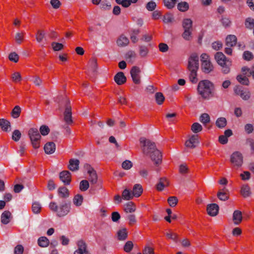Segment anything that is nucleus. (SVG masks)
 Here are the masks:
<instances>
[{
	"mask_svg": "<svg viewBox=\"0 0 254 254\" xmlns=\"http://www.w3.org/2000/svg\"><path fill=\"white\" fill-rule=\"evenodd\" d=\"M197 71V70L190 71V80L193 83H196L198 81V79L196 77Z\"/></svg>",
	"mask_w": 254,
	"mask_h": 254,
	"instance_id": "nucleus-55",
	"label": "nucleus"
},
{
	"mask_svg": "<svg viewBox=\"0 0 254 254\" xmlns=\"http://www.w3.org/2000/svg\"><path fill=\"white\" fill-rule=\"evenodd\" d=\"M38 244L40 247L45 248L49 246L50 242L46 237H41L38 240Z\"/></svg>",
	"mask_w": 254,
	"mask_h": 254,
	"instance_id": "nucleus-34",
	"label": "nucleus"
},
{
	"mask_svg": "<svg viewBox=\"0 0 254 254\" xmlns=\"http://www.w3.org/2000/svg\"><path fill=\"white\" fill-rule=\"evenodd\" d=\"M128 43V39L124 35H121L117 41L118 46L121 47H126Z\"/></svg>",
	"mask_w": 254,
	"mask_h": 254,
	"instance_id": "nucleus-26",
	"label": "nucleus"
},
{
	"mask_svg": "<svg viewBox=\"0 0 254 254\" xmlns=\"http://www.w3.org/2000/svg\"><path fill=\"white\" fill-rule=\"evenodd\" d=\"M122 198L126 200H129L133 198L132 191L129 189H125L122 192Z\"/></svg>",
	"mask_w": 254,
	"mask_h": 254,
	"instance_id": "nucleus-30",
	"label": "nucleus"
},
{
	"mask_svg": "<svg viewBox=\"0 0 254 254\" xmlns=\"http://www.w3.org/2000/svg\"><path fill=\"white\" fill-rule=\"evenodd\" d=\"M85 167L88 170L87 173L89 174L88 179L90 183L92 185L96 184L98 180V177L96 171L89 164L85 165Z\"/></svg>",
	"mask_w": 254,
	"mask_h": 254,
	"instance_id": "nucleus-11",
	"label": "nucleus"
},
{
	"mask_svg": "<svg viewBox=\"0 0 254 254\" xmlns=\"http://www.w3.org/2000/svg\"><path fill=\"white\" fill-rule=\"evenodd\" d=\"M246 144L250 147L252 153L254 154V140L250 138H248L246 140Z\"/></svg>",
	"mask_w": 254,
	"mask_h": 254,
	"instance_id": "nucleus-64",
	"label": "nucleus"
},
{
	"mask_svg": "<svg viewBox=\"0 0 254 254\" xmlns=\"http://www.w3.org/2000/svg\"><path fill=\"white\" fill-rule=\"evenodd\" d=\"M79 161L78 159H71L69 161L68 169L72 171L78 170Z\"/></svg>",
	"mask_w": 254,
	"mask_h": 254,
	"instance_id": "nucleus-24",
	"label": "nucleus"
},
{
	"mask_svg": "<svg viewBox=\"0 0 254 254\" xmlns=\"http://www.w3.org/2000/svg\"><path fill=\"white\" fill-rule=\"evenodd\" d=\"M199 143L197 135H192L185 142V145L190 148H194Z\"/></svg>",
	"mask_w": 254,
	"mask_h": 254,
	"instance_id": "nucleus-13",
	"label": "nucleus"
},
{
	"mask_svg": "<svg viewBox=\"0 0 254 254\" xmlns=\"http://www.w3.org/2000/svg\"><path fill=\"white\" fill-rule=\"evenodd\" d=\"M21 109L19 106H16L14 107L11 112V116L14 119L18 118L20 115Z\"/></svg>",
	"mask_w": 254,
	"mask_h": 254,
	"instance_id": "nucleus-39",
	"label": "nucleus"
},
{
	"mask_svg": "<svg viewBox=\"0 0 254 254\" xmlns=\"http://www.w3.org/2000/svg\"><path fill=\"white\" fill-rule=\"evenodd\" d=\"M28 135L33 148L35 149L39 148L41 136L38 130L36 128H30L28 131Z\"/></svg>",
	"mask_w": 254,
	"mask_h": 254,
	"instance_id": "nucleus-4",
	"label": "nucleus"
},
{
	"mask_svg": "<svg viewBox=\"0 0 254 254\" xmlns=\"http://www.w3.org/2000/svg\"><path fill=\"white\" fill-rule=\"evenodd\" d=\"M241 192L242 195L244 197L250 196L251 194L250 188L247 185L243 186L241 189Z\"/></svg>",
	"mask_w": 254,
	"mask_h": 254,
	"instance_id": "nucleus-36",
	"label": "nucleus"
},
{
	"mask_svg": "<svg viewBox=\"0 0 254 254\" xmlns=\"http://www.w3.org/2000/svg\"><path fill=\"white\" fill-rule=\"evenodd\" d=\"M44 149L46 154H51L55 151L56 145L53 142H49L45 145Z\"/></svg>",
	"mask_w": 254,
	"mask_h": 254,
	"instance_id": "nucleus-19",
	"label": "nucleus"
},
{
	"mask_svg": "<svg viewBox=\"0 0 254 254\" xmlns=\"http://www.w3.org/2000/svg\"><path fill=\"white\" fill-rule=\"evenodd\" d=\"M199 68V57L196 53H192L189 59L188 68L189 71L197 70Z\"/></svg>",
	"mask_w": 254,
	"mask_h": 254,
	"instance_id": "nucleus-6",
	"label": "nucleus"
},
{
	"mask_svg": "<svg viewBox=\"0 0 254 254\" xmlns=\"http://www.w3.org/2000/svg\"><path fill=\"white\" fill-rule=\"evenodd\" d=\"M77 245L78 248L74 252V254H89L87 250V245L83 240H79L77 243Z\"/></svg>",
	"mask_w": 254,
	"mask_h": 254,
	"instance_id": "nucleus-12",
	"label": "nucleus"
},
{
	"mask_svg": "<svg viewBox=\"0 0 254 254\" xmlns=\"http://www.w3.org/2000/svg\"><path fill=\"white\" fill-rule=\"evenodd\" d=\"M245 26L246 28L252 29L254 28V19L248 17L245 21Z\"/></svg>",
	"mask_w": 254,
	"mask_h": 254,
	"instance_id": "nucleus-50",
	"label": "nucleus"
},
{
	"mask_svg": "<svg viewBox=\"0 0 254 254\" xmlns=\"http://www.w3.org/2000/svg\"><path fill=\"white\" fill-rule=\"evenodd\" d=\"M64 109V121L67 125H70L72 123L71 107L70 105V101L66 98L63 103Z\"/></svg>",
	"mask_w": 254,
	"mask_h": 254,
	"instance_id": "nucleus-5",
	"label": "nucleus"
},
{
	"mask_svg": "<svg viewBox=\"0 0 254 254\" xmlns=\"http://www.w3.org/2000/svg\"><path fill=\"white\" fill-rule=\"evenodd\" d=\"M88 66L92 72H95L98 67L97 60L95 58L91 59L89 62Z\"/></svg>",
	"mask_w": 254,
	"mask_h": 254,
	"instance_id": "nucleus-35",
	"label": "nucleus"
},
{
	"mask_svg": "<svg viewBox=\"0 0 254 254\" xmlns=\"http://www.w3.org/2000/svg\"><path fill=\"white\" fill-rule=\"evenodd\" d=\"M114 80L118 85H121L126 82L127 78L123 72H119L115 75Z\"/></svg>",
	"mask_w": 254,
	"mask_h": 254,
	"instance_id": "nucleus-16",
	"label": "nucleus"
},
{
	"mask_svg": "<svg viewBox=\"0 0 254 254\" xmlns=\"http://www.w3.org/2000/svg\"><path fill=\"white\" fill-rule=\"evenodd\" d=\"M236 79L237 81L241 84L244 85H249L250 81L248 78L244 75L239 74L237 76Z\"/></svg>",
	"mask_w": 254,
	"mask_h": 254,
	"instance_id": "nucleus-31",
	"label": "nucleus"
},
{
	"mask_svg": "<svg viewBox=\"0 0 254 254\" xmlns=\"http://www.w3.org/2000/svg\"><path fill=\"white\" fill-rule=\"evenodd\" d=\"M12 218L11 213L10 211H4L1 215V222L3 224H7Z\"/></svg>",
	"mask_w": 254,
	"mask_h": 254,
	"instance_id": "nucleus-20",
	"label": "nucleus"
},
{
	"mask_svg": "<svg viewBox=\"0 0 254 254\" xmlns=\"http://www.w3.org/2000/svg\"><path fill=\"white\" fill-rule=\"evenodd\" d=\"M8 59L11 62L17 63L19 60V56L15 52H12L9 54Z\"/></svg>",
	"mask_w": 254,
	"mask_h": 254,
	"instance_id": "nucleus-63",
	"label": "nucleus"
},
{
	"mask_svg": "<svg viewBox=\"0 0 254 254\" xmlns=\"http://www.w3.org/2000/svg\"><path fill=\"white\" fill-rule=\"evenodd\" d=\"M224 189L219 190L217 194L218 198L222 201H226L228 199L229 196L226 192L224 191Z\"/></svg>",
	"mask_w": 254,
	"mask_h": 254,
	"instance_id": "nucleus-45",
	"label": "nucleus"
},
{
	"mask_svg": "<svg viewBox=\"0 0 254 254\" xmlns=\"http://www.w3.org/2000/svg\"><path fill=\"white\" fill-rule=\"evenodd\" d=\"M184 31L182 33V36L184 39L186 41H190L192 39V30L184 29Z\"/></svg>",
	"mask_w": 254,
	"mask_h": 254,
	"instance_id": "nucleus-42",
	"label": "nucleus"
},
{
	"mask_svg": "<svg viewBox=\"0 0 254 254\" xmlns=\"http://www.w3.org/2000/svg\"><path fill=\"white\" fill-rule=\"evenodd\" d=\"M136 54L133 51H128L125 55V58L129 63H132L134 60L136 58Z\"/></svg>",
	"mask_w": 254,
	"mask_h": 254,
	"instance_id": "nucleus-32",
	"label": "nucleus"
},
{
	"mask_svg": "<svg viewBox=\"0 0 254 254\" xmlns=\"http://www.w3.org/2000/svg\"><path fill=\"white\" fill-rule=\"evenodd\" d=\"M191 129L194 133H196L202 130V127L200 124L195 123L192 125Z\"/></svg>",
	"mask_w": 254,
	"mask_h": 254,
	"instance_id": "nucleus-48",
	"label": "nucleus"
},
{
	"mask_svg": "<svg viewBox=\"0 0 254 254\" xmlns=\"http://www.w3.org/2000/svg\"><path fill=\"white\" fill-rule=\"evenodd\" d=\"M118 238L120 241L126 240L127 236V233L126 228H123L118 231L117 233Z\"/></svg>",
	"mask_w": 254,
	"mask_h": 254,
	"instance_id": "nucleus-37",
	"label": "nucleus"
},
{
	"mask_svg": "<svg viewBox=\"0 0 254 254\" xmlns=\"http://www.w3.org/2000/svg\"><path fill=\"white\" fill-rule=\"evenodd\" d=\"M136 210V206L132 202H128L124 205V210L126 213H132Z\"/></svg>",
	"mask_w": 254,
	"mask_h": 254,
	"instance_id": "nucleus-27",
	"label": "nucleus"
},
{
	"mask_svg": "<svg viewBox=\"0 0 254 254\" xmlns=\"http://www.w3.org/2000/svg\"><path fill=\"white\" fill-rule=\"evenodd\" d=\"M219 65L221 67V70L223 73L227 74L230 71V66L232 64L230 60H226L223 62L222 64Z\"/></svg>",
	"mask_w": 254,
	"mask_h": 254,
	"instance_id": "nucleus-22",
	"label": "nucleus"
},
{
	"mask_svg": "<svg viewBox=\"0 0 254 254\" xmlns=\"http://www.w3.org/2000/svg\"><path fill=\"white\" fill-rule=\"evenodd\" d=\"M156 102L158 105H162L165 100V97L161 92H157L155 95Z\"/></svg>",
	"mask_w": 254,
	"mask_h": 254,
	"instance_id": "nucleus-43",
	"label": "nucleus"
},
{
	"mask_svg": "<svg viewBox=\"0 0 254 254\" xmlns=\"http://www.w3.org/2000/svg\"><path fill=\"white\" fill-rule=\"evenodd\" d=\"M177 1V0H164V3L168 9H171L175 6Z\"/></svg>",
	"mask_w": 254,
	"mask_h": 254,
	"instance_id": "nucleus-51",
	"label": "nucleus"
},
{
	"mask_svg": "<svg viewBox=\"0 0 254 254\" xmlns=\"http://www.w3.org/2000/svg\"><path fill=\"white\" fill-rule=\"evenodd\" d=\"M189 7V4L187 2H180L178 4V9L183 12L187 11Z\"/></svg>",
	"mask_w": 254,
	"mask_h": 254,
	"instance_id": "nucleus-52",
	"label": "nucleus"
},
{
	"mask_svg": "<svg viewBox=\"0 0 254 254\" xmlns=\"http://www.w3.org/2000/svg\"><path fill=\"white\" fill-rule=\"evenodd\" d=\"M21 136L20 131L18 129L14 130L12 134V139L15 141L19 140Z\"/></svg>",
	"mask_w": 254,
	"mask_h": 254,
	"instance_id": "nucleus-57",
	"label": "nucleus"
},
{
	"mask_svg": "<svg viewBox=\"0 0 254 254\" xmlns=\"http://www.w3.org/2000/svg\"><path fill=\"white\" fill-rule=\"evenodd\" d=\"M59 196L61 198H66L69 196L68 190L65 187H61L58 190Z\"/></svg>",
	"mask_w": 254,
	"mask_h": 254,
	"instance_id": "nucleus-29",
	"label": "nucleus"
},
{
	"mask_svg": "<svg viewBox=\"0 0 254 254\" xmlns=\"http://www.w3.org/2000/svg\"><path fill=\"white\" fill-rule=\"evenodd\" d=\"M215 59L218 64H222L223 62L229 60L222 52H217L215 55Z\"/></svg>",
	"mask_w": 254,
	"mask_h": 254,
	"instance_id": "nucleus-28",
	"label": "nucleus"
},
{
	"mask_svg": "<svg viewBox=\"0 0 254 254\" xmlns=\"http://www.w3.org/2000/svg\"><path fill=\"white\" fill-rule=\"evenodd\" d=\"M50 130L49 127L46 125H42L39 128L41 134L43 136L48 135L50 132Z\"/></svg>",
	"mask_w": 254,
	"mask_h": 254,
	"instance_id": "nucleus-53",
	"label": "nucleus"
},
{
	"mask_svg": "<svg viewBox=\"0 0 254 254\" xmlns=\"http://www.w3.org/2000/svg\"><path fill=\"white\" fill-rule=\"evenodd\" d=\"M237 37L234 35H228L225 40V44L226 47L225 49L226 54L231 55L232 53V49L231 47L235 46L237 43Z\"/></svg>",
	"mask_w": 254,
	"mask_h": 254,
	"instance_id": "nucleus-7",
	"label": "nucleus"
},
{
	"mask_svg": "<svg viewBox=\"0 0 254 254\" xmlns=\"http://www.w3.org/2000/svg\"><path fill=\"white\" fill-rule=\"evenodd\" d=\"M199 121L203 124L206 125L210 122V117L208 114L203 113L200 116Z\"/></svg>",
	"mask_w": 254,
	"mask_h": 254,
	"instance_id": "nucleus-44",
	"label": "nucleus"
},
{
	"mask_svg": "<svg viewBox=\"0 0 254 254\" xmlns=\"http://www.w3.org/2000/svg\"><path fill=\"white\" fill-rule=\"evenodd\" d=\"M51 46L54 51H61L64 48V45L62 43L57 42H52Z\"/></svg>",
	"mask_w": 254,
	"mask_h": 254,
	"instance_id": "nucleus-60",
	"label": "nucleus"
},
{
	"mask_svg": "<svg viewBox=\"0 0 254 254\" xmlns=\"http://www.w3.org/2000/svg\"><path fill=\"white\" fill-rule=\"evenodd\" d=\"M169 186V182L166 178H161L156 185V189L158 191H162L165 187Z\"/></svg>",
	"mask_w": 254,
	"mask_h": 254,
	"instance_id": "nucleus-21",
	"label": "nucleus"
},
{
	"mask_svg": "<svg viewBox=\"0 0 254 254\" xmlns=\"http://www.w3.org/2000/svg\"><path fill=\"white\" fill-rule=\"evenodd\" d=\"M89 187V183L88 181L84 180L80 182L79 189L83 191H85L88 190Z\"/></svg>",
	"mask_w": 254,
	"mask_h": 254,
	"instance_id": "nucleus-47",
	"label": "nucleus"
},
{
	"mask_svg": "<svg viewBox=\"0 0 254 254\" xmlns=\"http://www.w3.org/2000/svg\"><path fill=\"white\" fill-rule=\"evenodd\" d=\"M243 219L242 213L241 211L235 210L233 214V221L234 224L238 225L242 222Z\"/></svg>",
	"mask_w": 254,
	"mask_h": 254,
	"instance_id": "nucleus-18",
	"label": "nucleus"
},
{
	"mask_svg": "<svg viewBox=\"0 0 254 254\" xmlns=\"http://www.w3.org/2000/svg\"><path fill=\"white\" fill-rule=\"evenodd\" d=\"M219 206L216 203L209 204L207 206V212L209 215L215 216L217 215Z\"/></svg>",
	"mask_w": 254,
	"mask_h": 254,
	"instance_id": "nucleus-15",
	"label": "nucleus"
},
{
	"mask_svg": "<svg viewBox=\"0 0 254 254\" xmlns=\"http://www.w3.org/2000/svg\"><path fill=\"white\" fill-rule=\"evenodd\" d=\"M83 200V196L80 194H77L74 196L73 199V203L76 206H79L81 205Z\"/></svg>",
	"mask_w": 254,
	"mask_h": 254,
	"instance_id": "nucleus-41",
	"label": "nucleus"
},
{
	"mask_svg": "<svg viewBox=\"0 0 254 254\" xmlns=\"http://www.w3.org/2000/svg\"><path fill=\"white\" fill-rule=\"evenodd\" d=\"M139 141L142 144L141 149L143 154L149 157L156 166L161 164L162 155L160 151L157 148L155 143L143 137L139 139Z\"/></svg>",
	"mask_w": 254,
	"mask_h": 254,
	"instance_id": "nucleus-1",
	"label": "nucleus"
},
{
	"mask_svg": "<svg viewBox=\"0 0 254 254\" xmlns=\"http://www.w3.org/2000/svg\"><path fill=\"white\" fill-rule=\"evenodd\" d=\"M243 58L246 61H251L254 58V55L252 52L246 51L243 54Z\"/></svg>",
	"mask_w": 254,
	"mask_h": 254,
	"instance_id": "nucleus-61",
	"label": "nucleus"
},
{
	"mask_svg": "<svg viewBox=\"0 0 254 254\" xmlns=\"http://www.w3.org/2000/svg\"><path fill=\"white\" fill-rule=\"evenodd\" d=\"M142 192L143 189L141 185L136 184L133 186L132 193L134 197H138L140 196Z\"/></svg>",
	"mask_w": 254,
	"mask_h": 254,
	"instance_id": "nucleus-23",
	"label": "nucleus"
},
{
	"mask_svg": "<svg viewBox=\"0 0 254 254\" xmlns=\"http://www.w3.org/2000/svg\"><path fill=\"white\" fill-rule=\"evenodd\" d=\"M230 162L235 166L240 167L243 164V156L239 151L233 152L230 156Z\"/></svg>",
	"mask_w": 254,
	"mask_h": 254,
	"instance_id": "nucleus-8",
	"label": "nucleus"
},
{
	"mask_svg": "<svg viewBox=\"0 0 254 254\" xmlns=\"http://www.w3.org/2000/svg\"><path fill=\"white\" fill-rule=\"evenodd\" d=\"M32 211L35 214H38L40 212L41 205L39 202H34L32 206Z\"/></svg>",
	"mask_w": 254,
	"mask_h": 254,
	"instance_id": "nucleus-54",
	"label": "nucleus"
},
{
	"mask_svg": "<svg viewBox=\"0 0 254 254\" xmlns=\"http://www.w3.org/2000/svg\"><path fill=\"white\" fill-rule=\"evenodd\" d=\"M213 89V84L208 80L200 81L197 86L198 93L204 99H208L212 96Z\"/></svg>",
	"mask_w": 254,
	"mask_h": 254,
	"instance_id": "nucleus-3",
	"label": "nucleus"
},
{
	"mask_svg": "<svg viewBox=\"0 0 254 254\" xmlns=\"http://www.w3.org/2000/svg\"><path fill=\"white\" fill-rule=\"evenodd\" d=\"M182 26L184 29L192 30V21L190 18H186L183 20Z\"/></svg>",
	"mask_w": 254,
	"mask_h": 254,
	"instance_id": "nucleus-33",
	"label": "nucleus"
},
{
	"mask_svg": "<svg viewBox=\"0 0 254 254\" xmlns=\"http://www.w3.org/2000/svg\"><path fill=\"white\" fill-rule=\"evenodd\" d=\"M49 208L52 211L57 212L58 216L64 217L70 212L71 202L68 200H64L59 205L55 202H51L49 204Z\"/></svg>",
	"mask_w": 254,
	"mask_h": 254,
	"instance_id": "nucleus-2",
	"label": "nucleus"
},
{
	"mask_svg": "<svg viewBox=\"0 0 254 254\" xmlns=\"http://www.w3.org/2000/svg\"><path fill=\"white\" fill-rule=\"evenodd\" d=\"M45 33L44 31L38 30L36 35V39L38 42H41L45 38Z\"/></svg>",
	"mask_w": 254,
	"mask_h": 254,
	"instance_id": "nucleus-59",
	"label": "nucleus"
},
{
	"mask_svg": "<svg viewBox=\"0 0 254 254\" xmlns=\"http://www.w3.org/2000/svg\"><path fill=\"white\" fill-rule=\"evenodd\" d=\"M215 124L220 128H224L227 125V120L224 117L219 118L216 121Z\"/></svg>",
	"mask_w": 254,
	"mask_h": 254,
	"instance_id": "nucleus-38",
	"label": "nucleus"
},
{
	"mask_svg": "<svg viewBox=\"0 0 254 254\" xmlns=\"http://www.w3.org/2000/svg\"><path fill=\"white\" fill-rule=\"evenodd\" d=\"M132 166H133L132 163L128 160H126L124 161L122 164V167L124 169L127 170H129L130 169H131L132 167Z\"/></svg>",
	"mask_w": 254,
	"mask_h": 254,
	"instance_id": "nucleus-56",
	"label": "nucleus"
},
{
	"mask_svg": "<svg viewBox=\"0 0 254 254\" xmlns=\"http://www.w3.org/2000/svg\"><path fill=\"white\" fill-rule=\"evenodd\" d=\"M0 127L2 130L9 131L10 130V123L4 119H0Z\"/></svg>",
	"mask_w": 254,
	"mask_h": 254,
	"instance_id": "nucleus-25",
	"label": "nucleus"
},
{
	"mask_svg": "<svg viewBox=\"0 0 254 254\" xmlns=\"http://www.w3.org/2000/svg\"><path fill=\"white\" fill-rule=\"evenodd\" d=\"M148 52L149 50L147 46L142 45L139 46V54L141 57L147 56Z\"/></svg>",
	"mask_w": 254,
	"mask_h": 254,
	"instance_id": "nucleus-40",
	"label": "nucleus"
},
{
	"mask_svg": "<svg viewBox=\"0 0 254 254\" xmlns=\"http://www.w3.org/2000/svg\"><path fill=\"white\" fill-rule=\"evenodd\" d=\"M213 68L210 61L201 63V70L205 73H209L213 70Z\"/></svg>",
	"mask_w": 254,
	"mask_h": 254,
	"instance_id": "nucleus-17",
	"label": "nucleus"
},
{
	"mask_svg": "<svg viewBox=\"0 0 254 254\" xmlns=\"http://www.w3.org/2000/svg\"><path fill=\"white\" fill-rule=\"evenodd\" d=\"M11 78L14 82H19L22 80L21 74L18 72H14L11 75Z\"/></svg>",
	"mask_w": 254,
	"mask_h": 254,
	"instance_id": "nucleus-62",
	"label": "nucleus"
},
{
	"mask_svg": "<svg viewBox=\"0 0 254 254\" xmlns=\"http://www.w3.org/2000/svg\"><path fill=\"white\" fill-rule=\"evenodd\" d=\"M234 92L244 100H248L251 98V93L250 91L248 89L243 90L240 86H236L234 88Z\"/></svg>",
	"mask_w": 254,
	"mask_h": 254,
	"instance_id": "nucleus-10",
	"label": "nucleus"
},
{
	"mask_svg": "<svg viewBox=\"0 0 254 254\" xmlns=\"http://www.w3.org/2000/svg\"><path fill=\"white\" fill-rule=\"evenodd\" d=\"M178 202V199L176 196H171L168 199V202L171 207H175Z\"/></svg>",
	"mask_w": 254,
	"mask_h": 254,
	"instance_id": "nucleus-58",
	"label": "nucleus"
},
{
	"mask_svg": "<svg viewBox=\"0 0 254 254\" xmlns=\"http://www.w3.org/2000/svg\"><path fill=\"white\" fill-rule=\"evenodd\" d=\"M15 41L17 44H21L24 40V33L17 32L15 35Z\"/></svg>",
	"mask_w": 254,
	"mask_h": 254,
	"instance_id": "nucleus-46",
	"label": "nucleus"
},
{
	"mask_svg": "<svg viewBox=\"0 0 254 254\" xmlns=\"http://www.w3.org/2000/svg\"><path fill=\"white\" fill-rule=\"evenodd\" d=\"M60 180L65 184L68 185L71 182V174L68 171H64L60 174Z\"/></svg>",
	"mask_w": 254,
	"mask_h": 254,
	"instance_id": "nucleus-14",
	"label": "nucleus"
},
{
	"mask_svg": "<svg viewBox=\"0 0 254 254\" xmlns=\"http://www.w3.org/2000/svg\"><path fill=\"white\" fill-rule=\"evenodd\" d=\"M173 15L170 13H167L164 16L163 21L165 23H170L174 21Z\"/></svg>",
	"mask_w": 254,
	"mask_h": 254,
	"instance_id": "nucleus-49",
	"label": "nucleus"
},
{
	"mask_svg": "<svg viewBox=\"0 0 254 254\" xmlns=\"http://www.w3.org/2000/svg\"><path fill=\"white\" fill-rule=\"evenodd\" d=\"M141 70L140 68L137 66L132 67L130 74L133 82L136 84H139L141 82L140 75Z\"/></svg>",
	"mask_w": 254,
	"mask_h": 254,
	"instance_id": "nucleus-9",
	"label": "nucleus"
}]
</instances>
